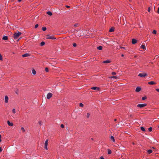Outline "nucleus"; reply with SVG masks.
<instances>
[{
    "label": "nucleus",
    "mask_w": 159,
    "mask_h": 159,
    "mask_svg": "<svg viewBox=\"0 0 159 159\" xmlns=\"http://www.w3.org/2000/svg\"><path fill=\"white\" fill-rule=\"evenodd\" d=\"M21 34V32H18L17 33H15L13 34V37L15 39H17L20 36Z\"/></svg>",
    "instance_id": "nucleus-1"
},
{
    "label": "nucleus",
    "mask_w": 159,
    "mask_h": 159,
    "mask_svg": "<svg viewBox=\"0 0 159 159\" xmlns=\"http://www.w3.org/2000/svg\"><path fill=\"white\" fill-rule=\"evenodd\" d=\"M46 39H55L56 38L53 36H50L49 35H47L46 36Z\"/></svg>",
    "instance_id": "nucleus-2"
},
{
    "label": "nucleus",
    "mask_w": 159,
    "mask_h": 159,
    "mask_svg": "<svg viewBox=\"0 0 159 159\" xmlns=\"http://www.w3.org/2000/svg\"><path fill=\"white\" fill-rule=\"evenodd\" d=\"M147 75V74L145 73H140L138 75L139 76L141 77H144Z\"/></svg>",
    "instance_id": "nucleus-3"
},
{
    "label": "nucleus",
    "mask_w": 159,
    "mask_h": 159,
    "mask_svg": "<svg viewBox=\"0 0 159 159\" xmlns=\"http://www.w3.org/2000/svg\"><path fill=\"white\" fill-rule=\"evenodd\" d=\"M48 139H47L46 140V141H45V143H44V145H45L44 148L47 150H48L47 146H48Z\"/></svg>",
    "instance_id": "nucleus-4"
},
{
    "label": "nucleus",
    "mask_w": 159,
    "mask_h": 159,
    "mask_svg": "<svg viewBox=\"0 0 159 159\" xmlns=\"http://www.w3.org/2000/svg\"><path fill=\"white\" fill-rule=\"evenodd\" d=\"M146 105L147 104L145 103L143 104H139L137 105V107H139L142 108L145 107Z\"/></svg>",
    "instance_id": "nucleus-5"
},
{
    "label": "nucleus",
    "mask_w": 159,
    "mask_h": 159,
    "mask_svg": "<svg viewBox=\"0 0 159 159\" xmlns=\"http://www.w3.org/2000/svg\"><path fill=\"white\" fill-rule=\"evenodd\" d=\"M52 94L50 93H48L47 95V99H50L52 96Z\"/></svg>",
    "instance_id": "nucleus-6"
},
{
    "label": "nucleus",
    "mask_w": 159,
    "mask_h": 159,
    "mask_svg": "<svg viewBox=\"0 0 159 159\" xmlns=\"http://www.w3.org/2000/svg\"><path fill=\"white\" fill-rule=\"evenodd\" d=\"M91 89L93 90H99V88L97 87H93L91 88Z\"/></svg>",
    "instance_id": "nucleus-7"
},
{
    "label": "nucleus",
    "mask_w": 159,
    "mask_h": 159,
    "mask_svg": "<svg viewBox=\"0 0 159 159\" xmlns=\"http://www.w3.org/2000/svg\"><path fill=\"white\" fill-rule=\"evenodd\" d=\"M141 88L140 87H138L136 88L135 91L136 92H139L141 90Z\"/></svg>",
    "instance_id": "nucleus-8"
},
{
    "label": "nucleus",
    "mask_w": 159,
    "mask_h": 159,
    "mask_svg": "<svg viewBox=\"0 0 159 159\" xmlns=\"http://www.w3.org/2000/svg\"><path fill=\"white\" fill-rule=\"evenodd\" d=\"M137 42V40L134 39H132V43L133 44H134L136 43Z\"/></svg>",
    "instance_id": "nucleus-9"
},
{
    "label": "nucleus",
    "mask_w": 159,
    "mask_h": 159,
    "mask_svg": "<svg viewBox=\"0 0 159 159\" xmlns=\"http://www.w3.org/2000/svg\"><path fill=\"white\" fill-rule=\"evenodd\" d=\"M30 56V54L29 53H25V54H23L22 55V57H26Z\"/></svg>",
    "instance_id": "nucleus-10"
},
{
    "label": "nucleus",
    "mask_w": 159,
    "mask_h": 159,
    "mask_svg": "<svg viewBox=\"0 0 159 159\" xmlns=\"http://www.w3.org/2000/svg\"><path fill=\"white\" fill-rule=\"evenodd\" d=\"M8 98L7 96H6L5 98V102L7 103L8 102Z\"/></svg>",
    "instance_id": "nucleus-11"
},
{
    "label": "nucleus",
    "mask_w": 159,
    "mask_h": 159,
    "mask_svg": "<svg viewBox=\"0 0 159 159\" xmlns=\"http://www.w3.org/2000/svg\"><path fill=\"white\" fill-rule=\"evenodd\" d=\"M111 62V61L109 60H107L106 61H103V63H108Z\"/></svg>",
    "instance_id": "nucleus-12"
},
{
    "label": "nucleus",
    "mask_w": 159,
    "mask_h": 159,
    "mask_svg": "<svg viewBox=\"0 0 159 159\" xmlns=\"http://www.w3.org/2000/svg\"><path fill=\"white\" fill-rule=\"evenodd\" d=\"M7 123L9 126H12L13 125V124L12 123H11L9 120L7 121Z\"/></svg>",
    "instance_id": "nucleus-13"
},
{
    "label": "nucleus",
    "mask_w": 159,
    "mask_h": 159,
    "mask_svg": "<svg viewBox=\"0 0 159 159\" xmlns=\"http://www.w3.org/2000/svg\"><path fill=\"white\" fill-rule=\"evenodd\" d=\"M148 84H149L152 85V84H156V83L154 82L153 81H151L150 82H149L148 83Z\"/></svg>",
    "instance_id": "nucleus-14"
},
{
    "label": "nucleus",
    "mask_w": 159,
    "mask_h": 159,
    "mask_svg": "<svg viewBox=\"0 0 159 159\" xmlns=\"http://www.w3.org/2000/svg\"><path fill=\"white\" fill-rule=\"evenodd\" d=\"M2 39L4 40H7L8 39V37L7 36H4L2 38Z\"/></svg>",
    "instance_id": "nucleus-15"
},
{
    "label": "nucleus",
    "mask_w": 159,
    "mask_h": 159,
    "mask_svg": "<svg viewBox=\"0 0 159 159\" xmlns=\"http://www.w3.org/2000/svg\"><path fill=\"white\" fill-rule=\"evenodd\" d=\"M110 139L111 140H112L113 142H115V140L113 136H111L110 137Z\"/></svg>",
    "instance_id": "nucleus-16"
},
{
    "label": "nucleus",
    "mask_w": 159,
    "mask_h": 159,
    "mask_svg": "<svg viewBox=\"0 0 159 159\" xmlns=\"http://www.w3.org/2000/svg\"><path fill=\"white\" fill-rule=\"evenodd\" d=\"M99 50H101L102 49V47L101 46H100L97 48Z\"/></svg>",
    "instance_id": "nucleus-17"
},
{
    "label": "nucleus",
    "mask_w": 159,
    "mask_h": 159,
    "mask_svg": "<svg viewBox=\"0 0 159 159\" xmlns=\"http://www.w3.org/2000/svg\"><path fill=\"white\" fill-rule=\"evenodd\" d=\"M140 48H142L144 50L145 49V46L144 45H142L141 46V47H140Z\"/></svg>",
    "instance_id": "nucleus-18"
},
{
    "label": "nucleus",
    "mask_w": 159,
    "mask_h": 159,
    "mask_svg": "<svg viewBox=\"0 0 159 159\" xmlns=\"http://www.w3.org/2000/svg\"><path fill=\"white\" fill-rule=\"evenodd\" d=\"M32 73L33 75H35L36 74V71L34 69L32 70Z\"/></svg>",
    "instance_id": "nucleus-19"
},
{
    "label": "nucleus",
    "mask_w": 159,
    "mask_h": 159,
    "mask_svg": "<svg viewBox=\"0 0 159 159\" xmlns=\"http://www.w3.org/2000/svg\"><path fill=\"white\" fill-rule=\"evenodd\" d=\"M47 13L49 16H52V13L50 11L47 12Z\"/></svg>",
    "instance_id": "nucleus-20"
},
{
    "label": "nucleus",
    "mask_w": 159,
    "mask_h": 159,
    "mask_svg": "<svg viewBox=\"0 0 159 159\" xmlns=\"http://www.w3.org/2000/svg\"><path fill=\"white\" fill-rule=\"evenodd\" d=\"M109 78L111 79L112 78H115V79H117L118 78V77L117 76H111V77H109Z\"/></svg>",
    "instance_id": "nucleus-21"
},
{
    "label": "nucleus",
    "mask_w": 159,
    "mask_h": 159,
    "mask_svg": "<svg viewBox=\"0 0 159 159\" xmlns=\"http://www.w3.org/2000/svg\"><path fill=\"white\" fill-rule=\"evenodd\" d=\"M114 31V28L113 27H111L109 30V32H112Z\"/></svg>",
    "instance_id": "nucleus-22"
},
{
    "label": "nucleus",
    "mask_w": 159,
    "mask_h": 159,
    "mask_svg": "<svg viewBox=\"0 0 159 159\" xmlns=\"http://www.w3.org/2000/svg\"><path fill=\"white\" fill-rule=\"evenodd\" d=\"M152 152V150H149L147 151V152L148 154H149L151 153Z\"/></svg>",
    "instance_id": "nucleus-23"
},
{
    "label": "nucleus",
    "mask_w": 159,
    "mask_h": 159,
    "mask_svg": "<svg viewBox=\"0 0 159 159\" xmlns=\"http://www.w3.org/2000/svg\"><path fill=\"white\" fill-rule=\"evenodd\" d=\"M111 150L109 149H108V153L109 154H111Z\"/></svg>",
    "instance_id": "nucleus-24"
},
{
    "label": "nucleus",
    "mask_w": 159,
    "mask_h": 159,
    "mask_svg": "<svg viewBox=\"0 0 159 159\" xmlns=\"http://www.w3.org/2000/svg\"><path fill=\"white\" fill-rule=\"evenodd\" d=\"M140 128L143 131H145L144 128L143 127H141Z\"/></svg>",
    "instance_id": "nucleus-25"
},
{
    "label": "nucleus",
    "mask_w": 159,
    "mask_h": 159,
    "mask_svg": "<svg viewBox=\"0 0 159 159\" xmlns=\"http://www.w3.org/2000/svg\"><path fill=\"white\" fill-rule=\"evenodd\" d=\"M45 44V43L44 42H42L40 43V45L41 46H43Z\"/></svg>",
    "instance_id": "nucleus-26"
},
{
    "label": "nucleus",
    "mask_w": 159,
    "mask_h": 159,
    "mask_svg": "<svg viewBox=\"0 0 159 159\" xmlns=\"http://www.w3.org/2000/svg\"><path fill=\"white\" fill-rule=\"evenodd\" d=\"M42 29L43 31H45L46 30V27H42Z\"/></svg>",
    "instance_id": "nucleus-27"
},
{
    "label": "nucleus",
    "mask_w": 159,
    "mask_h": 159,
    "mask_svg": "<svg viewBox=\"0 0 159 159\" xmlns=\"http://www.w3.org/2000/svg\"><path fill=\"white\" fill-rule=\"evenodd\" d=\"M152 128L151 127H150L148 128V130L149 132H151L152 131Z\"/></svg>",
    "instance_id": "nucleus-28"
},
{
    "label": "nucleus",
    "mask_w": 159,
    "mask_h": 159,
    "mask_svg": "<svg viewBox=\"0 0 159 159\" xmlns=\"http://www.w3.org/2000/svg\"><path fill=\"white\" fill-rule=\"evenodd\" d=\"M152 33L154 34H156L157 33V31L155 30H154L152 32Z\"/></svg>",
    "instance_id": "nucleus-29"
},
{
    "label": "nucleus",
    "mask_w": 159,
    "mask_h": 159,
    "mask_svg": "<svg viewBox=\"0 0 159 159\" xmlns=\"http://www.w3.org/2000/svg\"><path fill=\"white\" fill-rule=\"evenodd\" d=\"M79 105L80 107H82L84 106V104L82 103H80Z\"/></svg>",
    "instance_id": "nucleus-30"
},
{
    "label": "nucleus",
    "mask_w": 159,
    "mask_h": 159,
    "mask_svg": "<svg viewBox=\"0 0 159 159\" xmlns=\"http://www.w3.org/2000/svg\"><path fill=\"white\" fill-rule=\"evenodd\" d=\"M12 112L13 113H16L15 109L14 108L12 110Z\"/></svg>",
    "instance_id": "nucleus-31"
},
{
    "label": "nucleus",
    "mask_w": 159,
    "mask_h": 159,
    "mask_svg": "<svg viewBox=\"0 0 159 159\" xmlns=\"http://www.w3.org/2000/svg\"><path fill=\"white\" fill-rule=\"evenodd\" d=\"M146 98H147V97L146 96H145L144 97L142 98V99L143 100H145V99H146Z\"/></svg>",
    "instance_id": "nucleus-32"
},
{
    "label": "nucleus",
    "mask_w": 159,
    "mask_h": 159,
    "mask_svg": "<svg viewBox=\"0 0 159 159\" xmlns=\"http://www.w3.org/2000/svg\"><path fill=\"white\" fill-rule=\"evenodd\" d=\"M21 129L22 130L23 132H24L25 131V129L23 127H21Z\"/></svg>",
    "instance_id": "nucleus-33"
},
{
    "label": "nucleus",
    "mask_w": 159,
    "mask_h": 159,
    "mask_svg": "<svg viewBox=\"0 0 159 159\" xmlns=\"http://www.w3.org/2000/svg\"><path fill=\"white\" fill-rule=\"evenodd\" d=\"M45 70L46 72H48V69L47 67H46L45 69Z\"/></svg>",
    "instance_id": "nucleus-34"
},
{
    "label": "nucleus",
    "mask_w": 159,
    "mask_h": 159,
    "mask_svg": "<svg viewBox=\"0 0 159 159\" xmlns=\"http://www.w3.org/2000/svg\"><path fill=\"white\" fill-rule=\"evenodd\" d=\"M90 116V114L89 113H88L87 114V118H89Z\"/></svg>",
    "instance_id": "nucleus-35"
},
{
    "label": "nucleus",
    "mask_w": 159,
    "mask_h": 159,
    "mask_svg": "<svg viewBox=\"0 0 159 159\" xmlns=\"http://www.w3.org/2000/svg\"><path fill=\"white\" fill-rule=\"evenodd\" d=\"M2 57L1 55L0 54V60H2Z\"/></svg>",
    "instance_id": "nucleus-36"
},
{
    "label": "nucleus",
    "mask_w": 159,
    "mask_h": 159,
    "mask_svg": "<svg viewBox=\"0 0 159 159\" xmlns=\"http://www.w3.org/2000/svg\"><path fill=\"white\" fill-rule=\"evenodd\" d=\"M61 128H64V125L63 124H61Z\"/></svg>",
    "instance_id": "nucleus-37"
},
{
    "label": "nucleus",
    "mask_w": 159,
    "mask_h": 159,
    "mask_svg": "<svg viewBox=\"0 0 159 159\" xmlns=\"http://www.w3.org/2000/svg\"><path fill=\"white\" fill-rule=\"evenodd\" d=\"M38 26H39V25H38V24H36V25H35V27H34V28H37V27H38Z\"/></svg>",
    "instance_id": "nucleus-38"
},
{
    "label": "nucleus",
    "mask_w": 159,
    "mask_h": 159,
    "mask_svg": "<svg viewBox=\"0 0 159 159\" xmlns=\"http://www.w3.org/2000/svg\"><path fill=\"white\" fill-rule=\"evenodd\" d=\"M73 46L74 47H76L77 46L76 44V43H74L73 44Z\"/></svg>",
    "instance_id": "nucleus-39"
},
{
    "label": "nucleus",
    "mask_w": 159,
    "mask_h": 159,
    "mask_svg": "<svg viewBox=\"0 0 159 159\" xmlns=\"http://www.w3.org/2000/svg\"><path fill=\"white\" fill-rule=\"evenodd\" d=\"M150 10H151V9H150V7H148V12H149L150 11Z\"/></svg>",
    "instance_id": "nucleus-40"
},
{
    "label": "nucleus",
    "mask_w": 159,
    "mask_h": 159,
    "mask_svg": "<svg viewBox=\"0 0 159 159\" xmlns=\"http://www.w3.org/2000/svg\"><path fill=\"white\" fill-rule=\"evenodd\" d=\"M111 74L112 75H115L116 74V73L115 72H112V73H111Z\"/></svg>",
    "instance_id": "nucleus-41"
},
{
    "label": "nucleus",
    "mask_w": 159,
    "mask_h": 159,
    "mask_svg": "<svg viewBox=\"0 0 159 159\" xmlns=\"http://www.w3.org/2000/svg\"><path fill=\"white\" fill-rule=\"evenodd\" d=\"M39 125H42V123H41V121H39Z\"/></svg>",
    "instance_id": "nucleus-42"
},
{
    "label": "nucleus",
    "mask_w": 159,
    "mask_h": 159,
    "mask_svg": "<svg viewBox=\"0 0 159 159\" xmlns=\"http://www.w3.org/2000/svg\"><path fill=\"white\" fill-rule=\"evenodd\" d=\"M100 159H105L102 156H101L100 157Z\"/></svg>",
    "instance_id": "nucleus-43"
},
{
    "label": "nucleus",
    "mask_w": 159,
    "mask_h": 159,
    "mask_svg": "<svg viewBox=\"0 0 159 159\" xmlns=\"http://www.w3.org/2000/svg\"><path fill=\"white\" fill-rule=\"evenodd\" d=\"M157 13L158 14H159V7L158 8V10L157 11Z\"/></svg>",
    "instance_id": "nucleus-44"
},
{
    "label": "nucleus",
    "mask_w": 159,
    "mask_h": 159,
    "mask_svg": "<svg viewBox=\"0 0 159 159\" xmlns=\"http://www.w3.org/2000/svg\"><path fill=\"white\" fill-rule=\"evenodd\" d=\"M156 90L157 91V92H159V89H156Z\"/></svg>",
    "instance_id": "nucleus-45"
},
{
    "label": "nucleus",
    "mask_w": 159,
    "mask_h": 159,
    "mask_svg": "<svg viewBox=\"0 0 159 159\" xmlns=\"http://www.w3.org/2000/svg\"><path fill=\"white\" fill-rule=\"evenodd\" d=\"M120 48H123L124 49H125V47H120Z\"/></svg>",
    "instance_id": "nucleus-46"
},
{
    "label": "nucleus",
    "mask_w": 159,
    "mask_h": 159,
    "mask_svg": "<svg viewBox=\"0 0 159 159\" xmlns=\"http://www.w3.org/2000/svg\"><path fill=\"white\" fill-rule=\"evenodd\" d=\"M2 148L1 147H0V152H2Z\"/></svg>",
    "instance_id": "nucleus-47"
},
{
    "label": "nucleus",
    "mask_w": 159,
    "mask_h": 159,
    "mask_svg": "<svg viewBox=\"0 0 159 159\" xmlns=\"http://www.w3.org/2000/svg\"><path fill=\"white\" fill-rule=\"evenodd\" d=\"M66 7H67V8H69L70 7V6H66Z\"/></svg>",
    "instance_id": "nucleus-48"
},
{
    "label": "nucleus",
    "mask_w": 159,
    "mask_h": 159,
    "mask_svg": "<svg viewBox=\"0 0 159 159\" xmlns=\"http://www.w3.org/2000/svg\"><path fill=\"white\" fill-rule=\"evenodd\" d=\"M1 135L0 134V142L1 141Z\"/></svg>",
    "instance_id": "nucleus-49"
},
{
    "label": "nucleus",
    "mask_w": 159,
    "mask_h": 159,
    "mask_svg": "<svg viewBox=\"0 0 159 159\" xmlns=\"http://www.w3.org/2000/svg\"><path fill=\"white\" fill-rule=\"evenodd\" d=\"M77 25H76V24H75V25H74V26L77 27Z\"/></svg>",
    "instance_id": "nucleus-50"
},
{
    "label": "nucleus",
    "mask_w": 159,
    "mask_h": 159,
    "mask_svg": "<svg viewBox=\"0 0 159 159\" xmlns=\"http://www.w3.org/2000/svg\"><path fill=\"white\" fill-rule=\"evenodd\" d=\"M18 0V1L19 2H20V1H21V0Z\"/></svg>",
    "instance_id": "nucleus-51"
},
{
    "label": "nucleus",
    "mask_w": 159,
    "mask_h": 159,
    "mask_svg": "<svg viewBox=\"0 0 159 159\" xmlns=\"http://www.w3.org/2000/svg\"><path fill=\"white\" fill-rule=\"evenodd\" d=\"M124 55H123V54H122V55H121V56H122V57H124Z\"/></svg>",
    "instance_id": "nucleus-52"
},
{
    "label": "nucleus",
    "mask_w": 159,
    "mask_h": 159,
    "mask_svg": "<svg viewBox=\"0 0 159 159\" xmlns=\"http://www.w3.org/2000/svg\"><path fill=\"white\" fill-rule=\"evenodd\" d=\"M20 38H19V39H18V40H17V41H18L20 39Z\"/></svg>",
    "instance_id": "nucleus-53"
},
{
    "label": "nucleus",
    "mask_w": 159,
    "mask_h": 159,
    "mask_svg": "<svg viewBox=\"0 0 159 159\" xmlns=\"http://www.w3.org/2000/svg\"><path fill=\"white\" fill-rule=\"evenodd\" d=\"M156 57H157H157H157V56H156Z\"/></svg>",
    "instance_id": "nucleus-54"
},
{
    "label": "nucleus",
    "mask_w": 159,
    "mask_h": 159,
    "mask_svg": "<svg viewBox=\"0 0 159 159\" xmlns=\"http://www.w3.org/2000/svg\"><path fill=\"white\" fill-rule=\"evenodd\" d=\"M156 57H157H157H157V56H156Z\"/></svg>",
    "instance_id": "nucleus-55"
},
{
    "label": "nucleus",
    "mask_w": 159,
    "mask_h": 159,
    "mask_svg": "<svg viewBox=\"0 0 159 159\" xmlns=\"http://www.w3.org/2000/svg\"><path fill=\"white\" fill-rule=\"evenodd\" d=\"M156 57H157H157H157V56H156Z\"/></svg>",
    "instance_id": "nucleus-56"
},
{
    "label": "nucleus",
    "mask_w": 159,
    "mask_h": 159,
    "mask_svg": "<svg viewBox=\"0 0 159 159\" xmlns=\"http://www.w3.org/2000/svg\"><path fill=\"white\" fill-rule=\"evenodd\" d=\"M156 57H157H157H157V56H156Z\"/></svg>",
    "instance_id": "nucleus-57"
},
{
    "label": "nucleus",
    "mask_w": 159,
    "mask_h": 159,
    "mask_svg": "<svg viewBox=\"0 0 159 159\" xmlns=\"http://www.w3.org/2000/svg\"><path fill=\"white\" fill-rule=\"evenodd\" d=\"M116 119H115V120H115V121H116Z\"/></svg>",
    "instance_id": "nucleus-58"
},
{
    "label": "nucleus",
    "mask_w": 159,
    "mask_h": 159,
    "mask_svg": "<svg viewBox=\"0 0 159 159\" xmlns=\"http://www.w3.org/2000/svg\"><path fill=\"white\" fill-rule=\"evenodd\" d=\"M1 10V8L0 7V11Z\"/></svg>",
    "instance_id": "nucleus-59"
}]
</instances>
